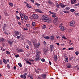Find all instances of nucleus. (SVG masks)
Wrapping results in <instances>:
<instances>
[{
	"instance_id": "obj_1",
	"label": "nucleus",
	"mask_w": 79,
	"mask_h": 79,
	"mask_svg": "<svg viewBox=\"0 0 79 79\" xmlns=\"http://www.w3.org/2000/svg\"><path fill=\"white\" fill-rule=\"evenodd\" d=\"M33 44L35 47L36 48H39V47H40V43H38L37 44V41L35 39H34L33 40Z\"/></svg>"
},
{
	"instance_id": "obj_2",
	"label": "nucleus",
	"mask_w": 79,
	"mask_h": 79,
	"mask_svg": "<svg viewBox=\"0 0 79 79\" xmlns=\"http://www.w3.org/2000/svg\"><path fill=\"white\" fill-rule=\"evenodd\" d=\"M42 19L43 20H44V22H46V23H49L51 21L50 18L46 17L45 15H44L42 16Z\"/></svg>"
},
{
	"instance_id": "obj_3",
	"label": "nucleus",
	"mask_w": 79,
	"mask_h": 79,
	"mask_svg": "<svg viewBox=\"0 0 79 79\" xmlns=\"http://www.w3.org/2000/svg\"><path fill=\"white\" fill-rule=\"evenodd\" d=\"M48 48H44L43 53H44V55H47V52H48Z\"/></svg>"
},
{
	"instance_id": "obj_4",
	"label": "nucleus",
	"mask_w": 79,
	"mask_h": 79,
	"mask_svg": "<svg viewBox=\"0 0 79 79\" xmlns=\"http://www.w3.org/2000/svg\"><path fill=\"white\" fill-rule=\"evenodd\" d=\"M26 76H27V73H25L23 74V75H21L20 77L21 78H23V79H26Z\"/></svg>"
},
{
	"instance_id": "obj_5",
	"label": "nucleus",
	"mask_w": 79,
	"mask_h": 79,
	"mask_svg": "<svg viewBox=\"0 0 79 79\" xmlns=\"http://www.w3.org/2000/svg\"><path fill=\"white\" fill-rule=\"evenodd\" d=\"M35 11H36L37 13H43V12L40 10V9H35Z\"/></svg>"
},
{
	"instance_id": "obj_6",
	"label": "nucleus",
	"mask_w": 79,
	"mask_h": 79,
	"mask_svg": "<svg viewBox=\"0 0 79 79\" xmlns=\"http://www.w3.org/2000/svg\"><path fill=\"white\" fill-rule=\"evenodd\" d=\"M58 18H55L54 20H53V23H56L57 24L58 23Z\"/></svg>"
},
{
	"instance_id": "obj_7",
	"label": "nucleus",
	"mask_w": 79,
	"mask_h": 79,
	"mask_svg": "<svg viewBox=\"0 0 79 79\" xmlns=\"http://www.w3.org/2000/svg\"><path fill=\"white\" fill-rule=\"evenodd\" d=\"M32 16L34 19H37L39 18V16L37 15L33 14L32 15Z\"/></svg>"
},
{
	"instance_id": "obj_8",
	"label": "nucleus",
	"mask_w": 79,
	"mask_h": 79,
	"mask_svg": "<svg viewBox=\"0 0 79 79\" xmlns=\"http://www.w3.org/2000/svg\"><path fill=\"white\" fill-rule=\"evenodd\" d=\"M19 31H15L14 32V35H15V36H17L19 35Z\"/></svg>"
},
{
	"instance_id": "obj_9",
	"label": "nucleus",
	"mask_w": 79,
	"mask_h": 79,
	"mask_svg": "<svg viewBox=\"0 0 79 79\" xmlns=\"http://www.w3.org/2000/svg\"><path fill=\"white\" fill-rule=\"evenodd\" d=\"M75 24V22L74 21H72L70 23V26H74Z\"/></svg>"
},
{
	"instance_id": "obj_10",
	"label": "nucleus",
	"mask_w": 79,
	"mask_h": 79,
	"mask_svg": "<svg viewBox=\"0 0 79 79\" xmlns=\"http://www.w3.org/2000/svg\"><path fill=\"white\" fill-rule=\"evenodd\" d=\"M16 51L18 52H19V53L21 52H23V50L22 49H19V48H17L16 49Z\"/></svg>"
},
{
	"instance_id": "obj_11",
	"label": "nucleus",
	"mask_w": 79,
	"mask_h": 79,
	"mask_svg": "<svg viewBox=\"0 0 79 79\" xmlns=\"http://www.w3.org/2000/svg\"><path fill=\"white\" fill-rule=\"evenodd\" d=\"M41 77H43V79H45V78L47 77V76H46V74H42L41 75Z\"/></svg>"
},
{
	"instance_id": "obj_12",
	"label": "nucleus",
	"mask_w": 79,
	"mask_h": 79,
	"mask_svg": "<svg viewBox=\"0 0 79 79\" xmlns=\"http://www.w3.org/2000/svg\"><path fill=\"white\" fill-rule=\"evenodd\" d=\"M71 2L72 4H75L76 3V0H71Z\"/></svg>"
},
{
	"instance_id": "obj_13",
	"label": "nucleus",
	"mask_w": 79,
	"mask_h": 79,
	"mask_svg": "<svg viewBox=\"0 0 79 79\" xmlns=\"http://www.w3.org/2000/svg\"><path fill=\"white\" fill-rule=\"evenodd\" d=\"M60 27L61 31H64V27L62 26V25H60Z\"/></svg>"
},
{
	"instance_id": "obj_14",
	"label": "nucleus",
	"mask_w": 79,
	"mask_h": 79,
	"mask_svg": "<svg viewBox=\"0 0 79 79\" xmlns=\"http://www.w3.org/2000/svg\"><path fill=\"white\" fill-rule=\"evenodd\" d=\"M60 6L61 7V8H64L65 6H66V5H64L62 3H60L59 4Z\"/></svg>"
},
{
	"instance_id": "obj_15",
	"label": "nucleus",
	"mask_w": 79,
	"mask_h": 79,
	"mask_svg": "<svg viewBox=\"0 0 79 79\" xmlns=\"http://www.w3.org/2000/svg\"><path fill=\"white\" fill-rule=\"evenodd\" d=\"M7 42L10 45H11L13 44V41H10L8 40Z\"/></svg>"
},
{
	"instance_id": "obj_16",
	"label": "nucleus",
	"mask_w": 79,
	"mask_h": 79,
	"mask_svg": "<svg viewBox=\"0 0 79 79\" xmlns=\"http://www.w3.org/2000/svg\"><path fill=\"white\" fill-rule=\"evenodd\" d=\"M36 54H38V55H40V54H41V52H40V51H39L38 50H37Z\"/></svg>"
},
{
	"instance_id": "obj_17",
	"label": "nucleus",
	"mask_w": 79,
	"mask_h": 79,
	"mask_svg": "<svg viewBox=\"0 0 79 79\" xmlns=\"http://www.w3.org/2000/svg\"><path fill=\"white\" fill-rule=\"evenodd\" d=\"M32 26H33V27H35V22H32Z\"/></svg>"
},
{
	"instance_id": "obj_18",
	"label": "nucleus",
	"mask_w": 79,
	"mask_h": 79,
	"mask_svg": "<svg viewBox=\"0 0 79 79\" xmlns=\"http://www.w3.org/2000/svg\"><path fill=\"white\" fill-rule=\"evenodd\" d=\"M55 61H57L58 60V58L57 57V56L56 55L54 57Z\"/></svg>"
},
{
	"instance_id": "obj_19",
	"label": "nucleus",
	"mask_w": 79,
	"mask_h": 79,
	"mask_svg": "<svg viewBox=\"0 0 79 79\" xmlns=\"http://www.w3.org/2000/svg\"><path fill=\"white\" fill-rule=\"evenodd\" d=\"M49 12L50 14H52V15H56V13L50 11H49Z\"/></svg>"
},
{
	"instance_id": "obj_20",
	"label": "nucleus",
	"mask_w": 79,
	"mask_h": 79,
	"mask_svg": "<svg viewBox=\"0 0 79 79\" xmlns=\"http://www.w3.org/2000/svg\"><path fill=\"white\" fill-rule=\"evenodd\" d=\"M50 39L51 40H54V36L53 35L51 36Z\"/></svg>"
},
{
	"instance_id": "obj_21",
	"label": "nucleus",
	"mask_w": 79,
	"mask_h": 79,
	"mask_svg": "<svg viewBox=\"0 0 79 79\" xmlns=\"http://www.w3.org/2000/svg\"><path fill=\"white\" fill-rule=\"evenodd\" d=\"M36 58H40V54H36Z\"/></svg>"
},
{
	"instance_id": "obj_22",
	"label": "nucleus",
	"mask_w": 79,
	"mask_h": 79,
	"mask_svg": "<svg viewBox=\"0 0 79 79\" xmlns=\"http://www.w3.org/2000/svg\"><path fill=\"white\" fill-rule=\"evenodd\" d=\"M69 9H70V8H69V7H67L65 8V10L66 11H68L69 10Z\"/></svg>"
},
{
	"instance_id": "obj_23",
	"label": "nucleus",
	"mask_w": 79,
	"mask_h": 79,
	"mask_svg": "<svg viewBox=\"0 0 79 79\" xmlns=\"http://www.w3.org/2000/svg\"><path fill=\"white\" fill-rule=\"evenodd\" d=\"M24 18L26 20H27V19H28V17L27 16H24Z\"/></svg>"
},
{
	"instance_id": "obj_24",
	"label": "nucleus",
	"mask_w": 79,
	"mask_h": 79,
	"mask_svg": "<svg viewBox=\"0 0 79 79\" xmlns=\"http://www.w3.org/2000/svg\"><path fill=\"white\" fill-rule=\"evenodd\" d=\"M50 49L51 50H52L53 49V45H51L50 46Z\"/></svg>"
},
{
	"instance_id": "obj_25",
	"label": "nucleus",
	"mask_w": 79,
	"mask_h": 79,
	"mask_svg": "<svg viewBox=\"0 0 79 79\" xmlns=\"http://www.w3.org/2000/svg\"><path fill=\"white\" fill-rule=\"evenodd\" d=\"M27 42L28 43L29 45H30V46H31V45H32L31 43L30 42V41H29V40H28L27 41Z\"/></svg>"
},
{
	"instance_id": "obj_26",
	"label": "nucleus",
	"mask_w": 79,
	"mask_h": 79,
	"mask_svg": "<svg viewBox=\"0 0 79 79\" xmlns=\"http://www.w3.org/2000/svg\"><path fill=\"white\" fill-rule=\"evenodd\" d=\"M5 40H4V39L3 38H0V42H4Z\"/></svg>"
},
{
	"instance_id": "obj_27",
	"label": "nucleus",
	"mask_w": 79,
	"mask_h": 79,
	"mask_svg": "<svg viewBox=\"0 0 79 79\" xmlns=\"http://www.w3.org/2000/svg\"><path fill=\"white\" fill-rule=\"evenodd\" d=\"M65 62H68V57L65 58Z\"/></svg>"
},
{
	"instance_id": "obj_28",
	"label": "nucleus",
	"mask_w": 79,
	"mask_h": 79,
	"mask_svg": "<svg viewBox=\"0 0 79 79\" xmlns=\"http://www.w3.org/2000/svg\"><path fill=\"white\" fill-rule=\"evenodd\" d=\"M48 3L50 4V5H52L53 4V2H52L50 0L48 1Z\"/></svg>"
},
{
	"instance_id": "obj_29",
	"label": "nucleus",
	"mask_w": 79,
	"mask_h": 79,
	"mask_svg": "<svg viewBox=\"0 0 79 79\" xmlns=\"http://www.w3.org/2000/svg\"><path fill=\"white\" fill-rule=\"evenodd\" d=\"M40 60V58H36L35 59V61H39V60Z\"/></svg>"
},
{
	"instance_id": "obj_30",
	"label": "nucleus",
	"mask_w": 79,
	"mask_h": 79,
	"mask_svg": "<svg viewBox=\"0 0 79 79\" xmlns=\"http://www.w3.org/2000/svg\"><path fill=\"white\" fill-rule=\"evenodd\" d=\"M67 68H71V65L69 64L67 66Z\"/></svg>"
},
{
	"instance_id": "obj_31",
	"label": "nucleus",
	"mask_w": 79,
	"mask_h": 79,
	"mask_svg": "<svg viewBox=\"0 0 79 79\" xmlns=\"http://www.w3.org/2000/svg\"><path fill=\"white\" fill-rule=\"evenodd\" d=\"M70 11H71V12H74V11H75V10H74V9H72L70 10Z\"/></svg>"
},
{
	"instance_id": "obj_32",
	"label": "nucleus",
	"mask_w": 79,
	"mask_h": 79,
	"mask_svg": "<svg viewBox=\"0 0 79 79\" xmlns=\"http://www.w3.org/2000/svg\"><path fill=\"white\" fill-rule=\"evenodd\" d=\"M26 6L27 7H28L29 8H31V6H29V4H27V5Z\"/></svg>"
},
{
	"instance_id": "obj_33",
	"label": "nucleus",
	"mask_w": 79,
	"mask_h": 79,
	"mask_svg": "<svg viewBox=\"0 0 79 79\" xmlns=\"http://www.w3.org/2000/svg\"><path fill=\"white\" fill-rule=\"evenodd\" d=\"M16 19H18V20H19V19H20V18H19V17L17 16V15H16Z\"/></svg>"
},
{
	"instance_id": "obj_34",
	"label": "nucleus",
	"mask_w": 79,
	"mask_h": 79,
	"mask_svg": "<svg viewBox=\"0 0 79 79\" xmlns=\"http://www.w3.org/2000/svg\"><path fill=\"white\" fill-rule=\"evenodd\" d=\"M6 54H7V55H10V52L6 51Z\"/></svg>"
},
{
	"instance_id": "obj_35",
	"label": "nucleus",
	"mask_w": 79,
	"mask_h": 79,
	"mask_svg": "<svg viewBox=\"0 0 79 79\" xmlns=\"http://www.w3.org/2000/svg\"><path fill=\"white\" fill-rule=\"evenodd\" d=\"M44 38L46 39H49V37L48 36H47L46 37H44Z\"/></svg>"
},
{
	"instance_id": "obj_36",
	"label": "nucleus",
	"mask_w": 79,
	"mask_h": 79,
	"mask_svg": "<svg viewBox=\"0 0 79 79\" xmlns=\"http://www.w3.org/2000/svg\"><path fill=\"white\" fill-rule=\"evenodd\" d=\"M41 60L42 61V62H45V60L44 59H41Z\"/></svg>"
},
{
	"instance_id": "obj_37",
	"label": "nucleus",
	"mask_w": 79,
	"mask_h": 79,
	"mask_svg": "<svg viewBox=\"0 0 79 79\" xmlns=\"http://www.w3.org/2000/svg\"><path fill=\"white\" fill-rule=\"evenodd\" d=\"M3 62L5 63V64H6V60L5 59H3Z\"/></svg>"
},
{
	"instance_id": "obj_38",
	"label": "nucleus",
	"mask_w": 79,
	"mask_h": 79,
	"mask_svg": "<svg viewBox=\"0 0 79 79\" xmlns=\"http://www.w3.org/2000/svg\"><path fill=\"white\" fill-rule=\"evenodd\" d=\"M19 66H20V67H22V64H21V63H19L18 64Z\"/></svg>"
},
{
	"instance_id": "obj_39",
	"label": "nucleus",
	"mask_w": 79,
	"mask_h": 79,
	"mask_svg": "<svg viewBox=\"0 0 79 79\" xmlns=\"http://www.w3.org/2000/svg\"><path fill=\"white\" fill-rule=\"evenodd\" d=\"M9 5H10V6H13V4L12 3H11L10 2Z\"/></svg>"
},
{
	"instance_id": "obj_40",
	"label": "nucleus",
	"mask_w": 79,
	"mask_h": 79,
	"mask_svg": "<svg viewBox=\"0 0 79 79\" xmlns=\"http://www.w3.org/2000/svg\"><path fill=\"white\" fill-rule=\"evenodd\" d=\"M27 63H28V64H31V63L28 60L27 61Z\"/></svg>"
},
{
	"instance_id": "obj_41",
	"label": "nucleus",
	"mask_w": 79,
	"mask_h": 79,
	"mask_svg": "<svg viewBox=\"0 0 79 79\" xmlns=\"http://www.w3.org/2000/svg\"><path fill=\"white\" fill-rule=\"evenodd\" d=\"M43 29H45L46 28V25H44L43 26Z\"/></svg>"
},
{
	"instance_id": "obj_42",
	"label": "nucleus",
	"mask_w": 79,
	"mask_h": 79,
	"mask_svg": "<svg viewBox=\"0 0 79 79\" xmlns=\"http://www.w3.org/2000/svg\"><path fill=\"white\" fill-rule=\"evenodd\" d=\"M26 26L28 27H30V25L29 24H26Z\"/></svg>"
},
{
	"instance_id": "obj_43",
	"label": "nucleus",
	"mask_w": 79,
	"mask_h": 79,
	"mask_svg": "<svg viewBox=\"0 0 79 79\" xmlns=\"http://www.w3.org/2000/svg\"><path fill=\"white\" fill-rule=\"evenodd\" d=\"M73 57H70L69 58V61H71V60H72V59H73Z\"/></svg>"
},
{
	"instance_id": "obj_44",
	"label": "nucleus",
	"mask_w": 79,
	"mask_h": 79,
	"mask_svg": "<svg viewBox=\"0 0 79 79\" xmlns=\"http://www.w3.org/2000/svg\"><path fill=\"white\" fill-rule=\"evenodd\" d=\"M19 54L15 55V56L16 58H18V57H19Z\"/></svg>"
},
{
	"instance_id": "obj_45",
	"label": "nucleus",
	"mask_w": 79,
	"mask_h": 79,
	"mask_svg": "<svg viewBox=\"0 0 79 79\" xmlns=\"http://www.w3.org/2000/svg\"><path fill=\"white\" fill-rule=\"evenodd\" d=\"M35 72H36V73L37 74H39V71L36 69L35 70Z\"/></svg>"
},
{
	"instance_id": "obj_46",
	"label": "nucleus",
	"mask_w": 79,
	"mask_h": 79,
	"mask_svg": "<svg viewBox=\"0 0 79 79\" xmlns=\"http://www.w3.org/2000/svg\"><path fill=\"white\" fill-rule=\"evenodd\" d=\"M75 53L76 55H77L79 54V52L78 51H77L75 52Z\"/></svg>"
},
{
	"instance_id": "obj_47",
	"label": "nucleus",
	"mask_w": 79,
	"mask_h": 79,
	"mask_svg": "<svg viewBox=\"0 0 79 79\" xmlns=\"http://www.w3.org/2000/svg\"><path fill=\"white\" fill-rule=\"evenodd\" d=\"M62 38L63 39H66V37H65V36L63 35L62 36Z\"/></svg>"
},
{
	"instance_id": "obj_48",
	"label": "nucleus",
	"mask_w": 79,
	"mask_h": 79,
	"mask_svg": "<svg viewBox=\"0 0 79 79\" xmlns=\"http://www.w3.org/2000/svg\"><path fill=\"white\" fill-rule=\"evenodd\" d=\"M35 5H36L37 6H40V4L37 3H36L35 4Z\"/></svg>"
},
{
	"instance_id": "obj_49",
	"label": "nucleus",
	"mask_w": 79,
	"mask_h": 79,
	"mask_svg": "<svg viewBox=\"0 0 79 79\" xmlns=\"http://www.w3.org/2000/svg\"><path fill=\"white\" fill-rule=\"evenodd\" d=\"M30 77L31 79H33V76H32V75H31Z\"/></svg>"
},
{
	"instance_id": "obj_50",
	"label": "nucleus",
	"mask_w": 79,
	"mask_h": 79,
	"mask_svg": "<svg viewBox=\"0 0 79 79\" xmlns=\"http://www.w3.org/2000/svg\"><path fill=\"white\" fill-rule=\"evenodd\" d=\"M26 47L27 49H29V47L28 45L26 46Z\"/></svg>"
},
{
	"instance_id": "obj_51",
	"label": "nucleus",
	"mask_w": 79,
	"mask_h": 79,
	"mask_svg": "<svg viewBox=\"0 0 79 79\" xmlns=\"http://www.w3.org/2000/svg\"><path fill=\"white\" fill-rule=\"evenodd\" d=\"M20 38H21V35L18 36H17V39H20Z\"/></svg>"
},
{
	"instance_id": "obj_52",
	"label": "nucleus",
	"mask_w": 79,
	"mask_h": 79,
	"mask_svg": "<svg viewBox=\"0 0 79 79\" xmlns=\"http://www.w3.org/2000/svg\"><path fill=\"white\" fill-rule=\"evenodd\" d=\"M23 13H21L20 14V16L21 17H22V16H23Z\"/></svg>"
},
{
	"instance_id": "obj_53",
	"label": "nucleus",
	"mask_w": 79,
	"mask_h": 79,
	"mask_svg": "<svg viewBox=\"0 0 79 79\" xmlns=\"http://www.w3.org/2000/svg\"><path fill=\"white\" fill-rule=\"evenodd\" d=\"M27 30L28 29L27 28H23V30H24L25 31H27Z\"/></svg>"
},
{
	"instance_id": "obj_54",
	"label": "nucleus",
	"mask_w": 79,
	"mask_h": 79,
	"mask_svg": "<svg viewBox=\"0 0 79 79\" xmlns=\"http://www.w3.org/2000/svg\"><path fill=\"white\" fill-rule=\"evenodd\" d=\"M52 17H53V18H56V15H52Z\"/></svg>"
},
{
	"instance_id": "obj_55",
	"label": "nucleus",
	"mask_w": 79,
	"mask_h": 79,
	"mask_svg": "<svg viewBox=\"0 0 79 79\" xmlns=\"http://www.w3.org/2000/svg\"><path fill=\"white\" fill-rule=\"evenodd\" d=\"M0 64H2V61L1 60H0Z\"/></svg>"
},
{
	"instance_id": "obj_56",
	"label": "nucleus",
	"mask_w": 79,
	"mask_h": 79,
	"mask_svg": "<svg viewBox=\"0 0 79 79\" xmlns=\"http://www.w3.org/2000/svg\"><path fill=\"white\" fill-rule=\"evenodd\" d=\"M78 5H79V3L76 4L75 5V6H78Z\"/></svg>"
},
{
	"instance_id": "obj_57",
	"label": "nucleus",
	"mask_w": 79,
	"mask_h": 79,
	"mask_svg": "<svg viewBox=\"0 0 79 79\" xmlns=\"http://www.w3.org/2000/svg\"><path fill=\"white\" fill-rule=\"evenodd\" d=\"M18 24H19V25H21V23L19 22H18Z\"/></svg>"
},
{
	"instance_id": "obj_58",
	"label": "nucleus",
	"mask_w": 79,
	"mask_h": 79,
	"mask_svg": "<svg viewBox=\"0 0 79 79\" xmlns=\"http://www.w3.org/2000/svg\"><path fill=\"white\" fill-rule=\"evenodd\" d=\"M57 5H56V7L57 8H59V5L57 3Z\"/></svg>"
},
{
	"instance_id": "obj_59",
	"label": "nucleus",
	"mask_w": 79,
	"mask_h": 79,
	"mask_svg": "<svg viewBox=\"0 0 79 79\" xmlns=\"http://www.w3.org/2000/svg\"><path fill=\"white\" fill-rule=\"evenodd\" d=\"M5 15L6 16H9V15L7 13H6L5 14Z\"/></svg>"
},
{
	"instance_id": "obj_60",
	"label": "nucleus",
	"mask_w": 79,
	"mask_h": 79,
	"mask_svg": "<svg viewBox=\"0 0 79 79\" xmlns=\"http://www.w3.org/2000/svg\"><path fill=\"white\" fill-rule=\"evenodd\" d=\"M43 43L44 45H46V44H47V43H46V42L45 41H44Z\"/></svg>"
},
{
	"instance_id": "obj_61",
	"label": "nucleus",
	"mask_w": 79,
	"mask_h": 79,
	"mask_svg": "<svg viewBox=\"0 0 79 79\" xmlns=\"http://www.w3.org/2000/svg\"><path fill=\"white\" fill-rule=\"evenodd\" d=\"M4 27H6V26H7L6 24H4Z\"/></svg>"
},
{
	"instance_id": "obj_62",
	"label": "nucleus",
	"mask_w": 79,
	"mask_h": 79,
	"mask_svg": "<svg viewBox=\"0 0 79 79\" xmlns=\"http://www.w3.org/2000/svg\"><path fill=\"white\" fill-rule=\"evenodd\" d=\"M59 38H60V37L58 36H56V38L57 39H59Z\"/></svg>"
},
{
	"instance_id": "obj_63",
	"label": "nucleus",
	"mask_w": 79,
	"mask_h": 79,
	"mask_svg": "<svg viewBox=\"0 0 79 79\" xmlns=\"http://www.w3.org/2000/svg\"><path fill=\"white\" fill-rule=\"evenodd\" d=\"M16 66H14V69L15 70V69H16Z\"/></svg>"
},
{
	"instance_id": "obj_64",
	"label": "nucleus",
	"mask_w": 79,
	"mask_h": 79,
	"mask_svg": "<svg viewBox=\"0 0 79 79\" xmlns=\"http://www.w3.org/2000/svg\"><path fill=\"white\" fill-rule=\"evenodd\" d=\"M7 66L8 67V68H10V65H9V64H7Z\"/></svg>"
}]
</instances>
